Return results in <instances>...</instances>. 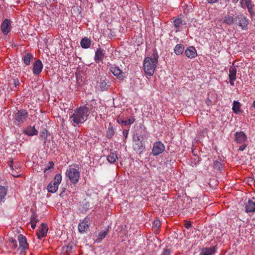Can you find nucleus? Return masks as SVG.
Listing matches in <instances>:
<instances>
[{
    "mask_svg": "<svg viewBox=\"0 0 255 255\" xmlns=\"http://www.w3.org/2000/svg\"><path fill=\"white\" fill-rule=\"evenodd\" d=\"M158 57L156 51L154 50L152 57H147L144 59L143 65V70L148 75H153L158 62Z\"/></svg>",
    "mask_w": 255,
    "mask_h": 255,
    "instance_id": "nucleus-1",
    "label": "nucleus"
},
{
    "mask_svg": "<svg viewBox=\"0 0 255 255\" xmlns=\"http://www.w3.org/2000/svg\"><path fill=\"white\" fill-rule=\"evenodd\" d=\"M87 110L81 106L74 110L73 114L70 117V120L74 126L83 123L89 116Z\"/></svg>",
    "mask_w": 255,
    "mask_h": 255,
    "instance_id": "nucleus-2",
    "label": "nucleus"
},
{
    "mask_svg": "<svg viewBox=\"0 0 255 255\" xmlns=\"http://www.w3.org/2000/svg\"><path fill=\"white\" fill-rule=\"evenodd\" d=\"M78 165L70 166L66 172V176L68 177L71 182L76 184L79 182L80 178V171Z\"/></svg>",
    "mask_w": 255,
    "mask_h": 255,
    "instance_id": "nucleus-3",
    "label": "nucleus"
},
{
    "mask_svg": "<svg viewBox=\"0 0 255 255\" xmlns=\"http://www.w3.org/2000/svg\"><path fill=\"white\" fill-rule=\"evenodd\" d=\"M249 23V19L243 14L235 16V24L241 27L243 30H247Z\"/></svg>",
    "mask_w": 255,
    "mask_h": 255,
    "instance_id": "nucleus-4",
    "label": "nucleus"
},
{
    "mask_svg": "<svg viewBox=\"0 0 255 255\" xmlns=\"http://www.w3.org/2000/svg\"><path fill=\"white\" fill-rule=\"evenodd\" d=\"M133 141L134 142V143L133 144V148L140 157L142 152L145 151L143 143L142 141L140 140L139 136L137 134L133 136Z\"/></svg>",
    "mask_w": 255,
    "mask_h": 255,
    "instance_id": "nucleus-5",
    "label": "nucleus"
},
{
    "mask_svg": "<svg viewBox=\"0 0 255 255\" xmlns=\"http://www.w3.org/2000/svg\"><path fill=\"white\" fill-rule=\"evenodd\" d=\"M62 181V176L61 174H57L55 176L53 181L51 182L47 186L48 192L55 193L58 188L59 184Z\"/></svg>",
    "mask_w": 255,
    "mask_h": 255,
    "instance_id": "nucleus-6",
    "label": "nucleus"
},
{
    "mask_svg": "<svg viewBox=\"0 0 255 255\" xmlns=\"http://www.w3.org/2000/svg\"><path fill=\"white\" fill-rule=\"evenodd\" d=\"M28 117V113L25 110L21 109L18 110L14 114V120L18 124H23L27 119Z\"/></svg>",
    "mask_w": 255,
    "mask_h": 255,
    "instance_id": "nucleus-7",
    "label": "nucleus"
},
{
    "mask_svg": "<svg viewBox=\"0 0 255 255\" xmlns=\"http://www.w3.org/2000/svg\"><path fill=\"white\" fill-rule=\"evenodd\" d=\"M97 85L100 87L101 91H104L108 90L110 85L109 80L107 79L106 75L98 76Z\"/></svg>",
    "mask_w": 255,
    "mask_h": 255,
    "instance_id": "nucleus-8",
    "label": "nucleus"
},
{
    "mask_svg": "<svg viewBox=\"0 0 255 255\" xmlns=\"http://www.w3.org/2000/svg\"><path fill=\"white\" fill-rule=\"evenodd\" d=\"M11 22L9 19L6 18L2 22L0 29L4 35H7L11 31Z\"/></svg>",
    "mask_w": 255,
    "mask_h": 255,
    "instance_id": "nucleus-9",
    "label": "nucleus"
},
{
    "mask_svg": "<svg viewBox=\"0 0 255 255\" xmlns=\"http://www.w3.org/2000/svg\"><path fill=\"white\" fill-rule=\"evenodd\" d=\"M165 150V146L160 141L154 143L152 149V153L153 155L156 156L162 153Z\"/></svg>",
    "mask_w": 255,
    "mask_h": 255,
    "instance_id": "nucleus-10",
    "label": "nucleus"
},
{
    "mask_svg": "<svg viewBox=\"0 0 255 255\" xmlns=\"http://www.w3.org/2000/svg\"><path fill=\"white\" fill-rule=\"evenodd\" d=\"M48 230V226L46 224L42 223L37 231V236L39 239L45 237Z\"/></svg>",
    "mask_w": 255,
    "mask_h": 255,
    "instance_id": "nucleus-11",
    "label": "nucleus"
},
{
    "mask_svg": "<svg viewBox=\"0 0 255 255\" xmlns=\"http://www.w3.org/2000/svg\"><path fill=\"white\" fill-rule=\"evenodd\" d=\"M217 250L216 246L209 248L204 247L201 249L199 255H214L217 252Z\"/></svg>",
    "mask_w": 255,
    "mask_h": 255,
    "instance_id": "nucleus-12",
    "label": "nucleus"
},
{
    "mask_svg": "<svg viewBox=\"0 0 255 255\" xmlns=\"http://www.w3.org/2000/svg\"><path fill=\"white\" fill-rule=\"evenodd\" d=\"M82 107L83 108H85L87 110V113L89 115L90 113H93L96 112L97 110V103L94 100H93L89 103Z\"/></svg>",
    "mask_w": 255,
    "mask_h": 255,
    "instance_id": "nucleus-13",
    "label": "nucleus"
},
{
    "mask_svg": "<svg viewBox=\"0 0 255 255\" xmlns=\"http://www.w3.org/2000/svg\"><path fill=\"white\" fill-rule=\"evenodd\" d=\"M105 51L101 48H99L97 49L94 57V60L96 63L100 62L103 63V59L105 56Z\"/></svg>",
    "mask_w": 255,
    "mask_h": 255,
    "instance_id": "nucleus-14",
    "label": "nucleus"
},
{
    "mask_svg": "<svg viewBox=\"0 0 255 255\" xmlns=\"http://www.w3.org/2000/svg\"><path fill=\"white\" fill-rule=\"evenodd\" d=\"M111 72L120 80H123L125 78L124 73L120 68L115 65H112L110 67Z\"/></svg>",
    "mask_w": 255,
    "mask_h": 255,
    "instance_id": "nucleus-15",
    "label": "nucleus"
},
{
    "mask_svg": "<svg viewBox=\"0 0 255 255\" xmlns=\"http://www.w3.org/2000/svg\"><path fill=\"white\" fill-rule=\"evenodd\" d=\"M235 139L237 143L243 144L247 139V136L244 131L236 132L235 134Z\"/></svg>",
    "mask_w": 255,
    "mask_h": 255,
    "instance_id": "nucleus-16",
    "label": "nucleus"
},
{
    "mask_svg": "<svg viewBox=\"0 0 255 255\" xmlns=\"http://www.w3.org/2000/svg\"><path fill=\"white\" fill-rule=\"evenodd\" d=\"M17 240L19 243V248L22 251H25L28 248V244L27 242V239L25 236L20 234L17 237Z\"/></svg>",
    "mask_w": 255,
    "mask_h": 255,
    "instance_id": "nucleus-17",
    "label": "nucleus"
},
{
    "mask_svg": "<svg viewBox=\"0 0 255 255\" xmlns=\"http://www.w3.org/2000/svg\"><path fill=\"white\" fill-rule=\"evenodd\" d=\"M43 69V64L41 61L37 59L35 61L33 67V73L35 75L39 74Z\"/></svg>",
    "mask_w": 255,
    "mask_h": 255,
    "instance_id": "nucleus-18",
    "label": "nucleus"
},
{
    "mask_svg": "<svg viewBox=\"0 0 255 255\" xmlns=\"http://www.w3.org/2000/svg\"><path fill=\"white\" fill-rule=\"evenodd\" d=\"M235 17L233 15L226 14L221 20L223 23L228 25H232L235 24Z\"/></svg>",
    "mask_w": 255,
    "mask_h": 255,
    "instance_id": "nucleus-19",
    "label": "nucleus"
},
{
    "mask_svg": "<svg viewBox=\"0 0 255 255\" xmlns=\"http://www.w3.org/2000/svg\"><path fill=\"white\" fill-rule=\"evenodd\" d=\"M23 132L28 136L37 135L38 133V130L34 126H29L27 127L23 131Z\"/></svg>",
    "mask_w": 255,
    "mask_h": 255,
    "instance_id": "nucleus-20",
    "label": "nucleus"
},
{
    "mask_svg": "<svg viewBox=\"0 0 255 255\" xmlns=\"http://www.w3.org/2000/svg\"><path fill=\"white\" fill-rule=\"evenodd\" d=\"M185 54L188 58L192 59L197 55V53L194 47L189 46L185 50Z\"/></svg>",
    "mask_w": 255,
    "mask_h": 255,
    "instance_id": "nucleus-21",
    "label": "nucleus"
},
{
    "mask_svg": "<svg viewBox=\"0 0 255 255\" xmlns=\"http://www.w3.org/2000/svg\"><path fill=\"white\" fill-rule=\"evenodd\" d=\"M245 208L246 212L247 213L255 212V202H254L252 200L249 199L247 203L246 204Z\"/></svg>",
    "mask_w": 255,
    "mask_h": 255,
    "instance_id": "nucleus-22",
    "label": "nucleus"
},
{
    "mask_svg": "<svg viewBox=\"0 0 255 255\" xmlns=\"http://www.w3.org/2000/svg\"><path fill=\"white\" fill-rule=\"evenodd\" d=\"M7 163L11 170V175L15 177H20V174H18L19 173H16L15 171L14 168L13 167V159L12 157L9 158L8 161H7Z\"/></svg>",
    "mask_w": 255,
    "mask_h": 255,
    "instance_id": "nucleus-23",
    "label": "nucleus"
},
{
    "mask_svg": "<svg viewBox=\"0 0 255 255\" xmlns=\"http://www.w3.org/2000/svg\"><path fill=\"white\" fill-rule=\"evenodd\" d=\"M174 26L176 28V31L177 32L180 30V28L183 24V20L181 17H176L173 21Z\"/></svg>",
    "mask_w": 255,
    "mask_h": 255,
    "instance_id": "nucleus-24",
    "label": "nucleus"
},
{
    "mask_svg": "<svg viewBox=\"0 0 255 255\" xmlns=\"http://www.w3.org/2000/svg\"><path fill=\"white\" fill-rule=\"evenodd\" d=\"M81 47L84 49H87L90 47L91 40L88 37L83 38L80 42Z\"/></svg>",
    "mask_w": 255,
    "mask_h": 255,
    "instance_id": "nucleus-25",
    "label": "nucleus"
},
{
    "mask_svg": "<svg viewBox=\"0 0 255 255\" xmlns=\"http://www.w3.org/2000/svg\"><path fill=\"white\" fill-rule=\"evenodd\" d=\"M241 104L238 101H234L233 102V105L232 110L233 112L236 114H239L243 112L241 109Z\"/></svg>",
    "mask_w": 255,
    "mask_h": 255,
    "instance_id": "nucleus-26",
    "label": "nucleus"
},
{
    "mask_svg": "<svg viewBox=\"0 0 255 255\" xmlns=\"http://www.w3.org/2000/svg\"><path fill=\"white\" fill-rule=\"evenodd\" d=\"M86 219L79 224L78 229L80 233L85 232L89 228V226L88 221H86Z\"/></svg>",
    "mask_w": 255,
    "mask_h": 255,
    "instance_id": "nucleus-27",
    "label": "nucleus"
},
{
    "mask_svg": "<svg viewBox=\"0 0 255 255\" xmlns=\"http://www.w3.org/2000/svg\"><path fill=\"white\" fill-rule=\"evenodd\" d=\"M33 56L31 53H26L22 57V60L23 61V63L26 66L29 65L30 64L31 60L32 59H33Z\"/></svg>",
    "mask_w": 255,
    "mask_h": 255,
    "instance_id": "nucleus-28",
    "label": "nucleus"
},
{
    "mask_svg": "<svg viewBox=\"0 0 255 255\" xmlns=\"http://www.w3.org/2000/svg\"><path fill=\"white\" fill-rule=\"evenodd\" d=\"M118 159V156L116 152L110 151L109 154L107 156V160L111 163H114Z\"/></svg>",
    "mask_w": 255,
    "mask_h": 255,
    "instance_id": "nucleus-29",
    "label": "nucleus"
},
{
    "mask_svg": "<svg viewBox=\"0 0 255 255\" xmlns=\"http://www.w3.org/2000/svg\"><path fill=\"white\" fill-rule=\"evenodd\" d=\"M237 68L234 65L230 66L229 68V78L236 79Z\"/></svg>",
    "mask_w": 255,
    "mask_h": 255,
    "instance_id": "nucleus-30",
    "label": "nucleus"
},
{
    "mask_svg": "<svg viewBox=\"0 0 255 255\" xmlns=\"http://www.w3.org/2000/svg\"><path fill=\"white\" fill-rule=\"evenodd\" d=\"M115 132V128L112 125L111 123L109 124V126L108 127V130L106 133V136L108 138H111L114 135Z\"/></svg>",
    "mask_w": 255,
    "mask_h": 255,
    "instance_id": "nucleus-31",
    "label": "nucleus"
},
{
    "mask_svg": "<svg viewBox=\"0 0 255 255\" xmlns=\"http://www.w3.org/2000/svg\"><path fill=\"white\" fill-rule=\"evenodd\" d=\"M184 50L183 45L181 44H177L174 48V52L177 55H179L182 54Z\"/></svg>",
    "mask_w": 255,
    "mask_h": 255,
    "instance_id": "nucleus-32",
    "label": "nucleus"
},
{
    "mask_svg": "<svg viewBox=\"0 0 255 255\" xmlns=\"http://www.w3.org/2000/svg\"><path fill=\"white\" fill-rule=\"evenodd\" d=\"M108 233V229L100 232L96 240V242L98 243L101 242L107 236Z\"/></svg>",
    "mask_w": 255,
    "mask_h": 255,
    "instance_id": "nucleus-33",
    "label": "nucleus"
},
{
    "mask_svg": "<svg viewBox=\"0 0 255 255\" xmlns=\"http://www.w3.org/2000/svg\"><path fill=\"white\" fill-rule=\"evenodd\" d=\"M7 193V189L2 186L0 185V201L4 198Z\"/></svg>",
    "mask_w": 255,
    "mask_h": 255,
    "instance_id": "nucleus-34",
    "label": "nucleus"
},
{
    "mask_svg": "<svg viewBox=\"0 0 255 255\" xmlns=\"http://www.w3.org/2000/svg\"><path fill=\"white\" fill-rule=\"evenodd\" d=\"M224 164L220 161L216 160L213 163V168L218 170L222 168Z\"/></svg>",
    "mask_w": 255,
    "mask_h": 255,
    "instance_id": "nucleus-35",
    "label": "nucleus"
},
{
    "mask_svg": "<svg viewBox=\"0 0 255 255\" xmlns=\"http://www.w3.org/2000/svg\"><path fill=\"white\" fill-rule=\"evenodd\" d=\"M47 130L46 129H44L40 133V138L42 140H44V142H45V141L46 140V138H47Z\"/></svg>",
    "mask_w": 255,
    "mask_h": 255,
    "instance_id": "nucleus-36",
    "label": "nucleus"
},
{
    "mask_svg": "<svg viewBox=\"0 0 255 255\" xmlns=\"http://www.w3.org/2000/svg\"><path fill=\"white\" fill-rule=\"evenodd\" d=\"M38 221L39 218L38 217V216L35 212H33L30 218V222L37 223L38 222Z\"/></svg>",
    "mask_w": 255,
    "mask_h": 255,
    "instance_id": "nucleus-37",
    "label": "nucleus"
},
{
    "mask_svg": "<svg viewBox=\"0 0 255 255\" xmlns=\"http://www.w3.org/2000/svg\"><path fill=\"white\" fill-rule=\"evenodd\" d=\"M161 226L160 222L159 220H155L153 221L152 228L155 229V231L157 230Z\"/></svg>",
    "mask_w": 255,
    "mask_h": 255,
    "instance_id": "nucleus-38",
    "label": "nucleus"
},
{
    "mask_svg": "<svg viewBox=\"0 0 255 255\" xmlns=\"http://www.w3.org/2000/svg\"><path fill=\"white\" fill-rule=\"evenodd\" d=\"M54 164L52 161H49L48 163L47 166L44 169L43 172L46 173L48 170L52 169L54 167Z\"/></svg>",
    "mask_w": 255,
    "mask_h": 255,
    "instance_id": "nucleus-39",
    "label": "nucleus"
},
{
    "mask_svg": "<svg viewBox=\"0 0 255 255\" xmlns=\"http://www.w3.org/2000/svg\"><path fill=\"white\" fill-rule=\"evenodd\" d=\"M117 121L119 124L121 125L122 126H128L127 120H124L121 119L120 117H119L117 119Z\"/></svg>",
    "mask_w": 255,
    "mask_h": 255,
    "instance_id": "nucleus-40",
    "label": "nucleus"
},
{
    "mask_svg": "<svg viewBox=\"0 0 255 255\" xmlns=\"http://www.w3.org/2000/svg\"><path fill=\"white\" fill-rule=\"evenodd\" d=\"M9 242L11 243V244L12 245V248L13 249H15L17 248V242L15 240H14L12 238H11L9 240Z\"/></svg>",
    "mask_w": 255,
    "mask_h": 255,
    "instance_id": "nucleus-41",
    "label": "nucleus"
},
{
    "mask_svg": "<svg viewBox=\"0 0 255 255\" xmlns=\"http://www.w3.org/2000/svg\"><path fill=\"white\" fill-rule=\"evenodd\" d=\"M15 167V171L16 173H19L20 172V163L16 162L14 163V165H13V167Z\"/></svg>",
    "mask_w": 255,
    "mask_h": 255,
    "instance_id": "nucleus-42",
    "label": "nucleus"
},
{
    "mask_svg": "<svg viewBox=\"0 0 255 255\" xmlns=\"http://www.w3.org/2000/svg\"><path fill=\"white\" fill-rule=\"evenodd\" d=\"M135 122V119L133 117H130L127 120V125H131Z\"/></svg>",
    "mask_w": 255,
    "mask_h": 255,
    "instance_id": "nucleus-43",
    "label": "nucleus"
},
{
    "mask_svg": "<svg viewBox=\"0 0 255 255\" xmlns=\"http://www.w3.org/2000/svg\"><path fill=\"white\" fill-rule=\"evenodd\" d=\"M192 226V222L190 221H185L184 227L189 229Z\"/></svg>",
    "mask_w": 255,
    "mask_h": 255,
    "instance_id": "nucleus-44",
    "label": "nucleus"
},
{
    "mask_svg": "<svg viewBox=\"0 0 255 255\" xmlns=\"http://www.w3.org/2000/svg\"><path fill=\"white\" fill-rule=\"evenodd\" d=\"M128 131H129L128 129H124L123 131V134L125 138V140H126L128 137Z\"/></svg>",
    "mask_w": 255,
    "mask_h": 255,
    "instance_id": "nucleus-45",
    "label": "nucleus"
},
{
    "mask_svg": "<svg viewBox=\"0 0 255 255\" xmlns=\"http://www.w3.org/2000/svg\"><path fill=\"white\" fill-rule=\"evenodd\" d=\"M72 250V246L70 245H68L66 248V253L67 254H70Z\"/></svg>",
    "mask_w": 255,
    "mask_h": 255,
    "instance_id": "nucleus-46",
    "label": "nucleus"
},
{
    "mask_svg": "<svg viewBox=\"0 0 255 255\" xmlns=\"http://www.w3.org/2000/svg\"><path fill=\"white\" fill-rule=\"evenodd\" d=\"M170 253L171 252L169 250L165 249L162 253V255H170Z\"/></svg>",
    "mask_w": 255,
    "mask_h": 255,
    "instance_id": "nucleus-47",
    "label": "nucleus"
},
{
    "mask_svg": "<svg viewBox=\"0 0 255 255\" xmlns=\"http://www.w3.org/2000/svg\"><path fill=\"white\" fill-rule=\"evenodd\" d=\"M242 144V145L239 147L238 149L239 150L243 151L247 146V144H246L245 143Z\"/></svg>",
    "mask_w": 255,
    "mask_h": 255,
    "instance_id": "nucleus-48",
    "label": "nucleus"
},
{
    "mask_svg": "<svg viewBox=\"0 0 255 255\" xmlns=\"http://www.w3.org/2000/svg\"><path fill=\"white\" fill-rule=\"evenodd\" d=\"M206 104L208 106H211L213 104L212 101L210 99H206Z\"/></svg>",
    "mask_w": 255,
    "mask_h": 255,
    "instance_id": "nucleus-49",
    "label": "nucleus"
},
{
    "mask_svg": "<svg viewBox=\"0 0 255 255\" xmlns=\"http://www.w3.org/2000/svg\"><path fill=\"white\" fill-rule=\"evenodd\" d=\"M14 84L15 85V87H17V86H19V80L17 79H14L13 80Z\"/></svg>",
    "mask_w": 255,
    "mask_h": 255,
    "instance_id": "nucleus-50",
    "label": "nucleus"
},
{
    "mask_svg": "<svg viewBox=\"0 0 255 255\" xmlns=\"http://www.w3.org/2000/svg\"><path fill=\"white\" fill-rule=\"evenodd\" d=\"M236 79H232V78H229V81H230V83L231 84V85L232 86H234V81L236 80Z\"/></svg>",
    "mask_w": 255,
    "mask_h": 255,
    "instance_id": "nucleus-51",
    "label": "nucleus"
},
{
    "mask_svg": "<svg viewBox=\"0 0 255 255\" xmlns=\"http://www.w3.org/2000/svg\"><path fill=\"white\" fill-rule=\"evenodd\" d=\"M208 3L212 4L217 2L218 0H206Z\"/></svg>",
    "mask_w": 255,
    "mask_h": 255,
    "instance_id": "nucleus-52",
    "label": "nucleus"
},
{
    "mask_svg": "<svg viewBox=\"0 0 255 255\" xmlns=\"http://www.w3.org/2000/svg\"><path fill=\"white\" fill-rule=\"evenodd\" d=\"M30 224H31V228L33 229H34L36 227V223H34V222H30Z\"/></svg>",
    "mask_w": 255,
    "mask_h": 255,
    "instance_id": "nucleus-53",
    "label": "nucleus"
},
{
    "mask_svg": "<svg viewBox=\"0 0 255 255\" xmlns=\"http://www.w3.org/2000/svg\"><path fill=\"white\" fill-rule=\"evenodd\" d=\"M253 107L255 109V100L253 102Z\"/></svg>",
    "mask_w": 255,
    "mask_h": 255,
    "instance_id": "nucleus-54",
    "label": "nucleus"
},
{
    "mask_svg": "<svg viewBox=\"0 0 255 255\" xmlns=\"http://www.w3.org/2000/svg\"><path fill=\"white\" fill-rule=\"evenodd\" d=\"M233 2H237L239 0H232Z\"/></svg>",
    "mask_w": 255,
    "mask_h": 255,
    "instance_id": "nucleus-55",
    "label": "nucleus"
},
{
    "mask_svg": "<svg viewBox=\"0 0 255 255\" xmlns=\"http://www.w3.org/2000/svg\"><path fill=\"white\" fill-rule=\"evenodd\" d=\"M1 94V90H0V95Z\"/></svg>",
    "mask_w": 255,
    "mask_h": 255,
    "instance_id": "nucleus-56",
    "label": "nucleus"
}]
</instances>
